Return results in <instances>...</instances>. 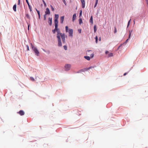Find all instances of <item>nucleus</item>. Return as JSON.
<instances>
[{
  "label": "nucleus",
  "mask_w": 148,
  "mask_h": 148,
  "mask_svg": "<svg viewBox=\"0 0 148 148\" xmlns=\"http://www.w3.org/2000/svg\"><path fill=\"white\" fill-rule=\"evenodd\" d=\"M43 2L44 5L45 6L46 5V3L44 1V0H42Z\"/></svg>",
  "instance_id": "32"
},
{
  "label": "nucleus",
  "mask_w": 148,
  "mask_h": 148,
  "mask_svg": "<svg viewBox=\"0 0 148 148\" xmlns=\"http://www.w3.org/2000/svg\"><path fill=\"white\" fill-rule=\"evenodd\" d=\"M20 3V0H18V5H19Z\"/></svg>",
  "instance_id": "44"
},
{
  "label": "nucleus",
  "mask_w": 148,
  "mask_h": 148,
  "mask_svg": "<svg viewBox=\"0 0 148 148\" xmlns=\"http://www.w3.org/2000/svg\"><path fill=\"white\" fill-rule=\"evenodd\" d=\"M127 74V73H124L123 75L124 76H125V75H126Z\"/></svg>",
  "instance_id": "45"
},
{
  "label": "nucleus",
  "mask_w": 148,
  "mask_h": 148,
  "mask_svg": "<svg viewBox=\"0 0 148 148\" xmlns=\"http://www.w3.org/2000/svg\"><path fill=\"white\" fill-rule=\"evenodd\" d=\"M95 39L96 40V43H97L98 41V38L97 36L95 38Z\"/></svg>",
  "instance_id": "27"
},
{
  "label": "nucleus",
  "mask_w": 148,
  "mask_h": 148,
  "mask_svg": "<svg viewBox=\"0 0 148 148\" xmlns=\"http://www.w3.org/2000/svg\"><path fill=\"white\" fill-rule=\"evenodd\" d=\"M113 56V54L112 53H110L108 55V57H110Z\"/></svg>",
  "instance_id": "19"
},
{
  "label": "nucleus",
  "mask_w": 148,
  "mask_h": 148,
  "mask_svg": "<svg viewBox=\"0 0 148 148\" xmlns=\"http://www.w3.org/2000/svg\"><path fill=\"white\" fill-rule=\"evenodd\" d=\"M69 34V36L72 37L73 36V30L72 29H70L68 31Z\"/></svg>",
  "instance_id": "3"
},
{
  "label": "nucleus",
  "mask_w": 148,
  "mask_h": 148,
  "mask_svg": "<svg viewBox=\"0 0 148 148\" xmlns=\"http://www.w3.org/2000/svg\"><path fill=\"white\" fill-rule=\"evenodd\" d=\"M36 10L38 13V17L40 19V12L37 9H36Z\"/></svg>",
  "instance_id": "16"
},
{
  "label": "nucleus",
  "mask_w": 148,
  "mask_h": 148,
  "mask_svg": "<svg viewBox=\"0 0 148 148\" xmlns=\"http://www.w3.org/2000/svg\"><path fill=\"white\" fill-rule=\"evenodd\" d=\"M20 115L22 116L24 114V112L22 110H20L19 112H17Z\"/></svg>",
  "instance_id": "8"
},
{
  "label": "nucleus",
  "mask_w": 148,
  "mask_h": 148,
  "mask_svg": "<svg viewBox=\"0 0 148 148\" xmlns=\"http://www.w3.org/2000/svg\"><path fill=\"white\" fill-rule=\"evenodd\" d=\"M48 22L49 23V24L51 26L52 25V18H48Z\"/></svg>",
  "instance_id": "6"
},
{
  "label": "nucleus",
  "mask_w": 148,
  "mask_h": 148,
  "mask_svg": "<svg viewBox=\"0 0 148 148\" xmlns=\"http://www.w3.org/2000/svg\"><path fill=\"white\" fill-rule=\"evenodd\" d=\"M129 33H130V34H129V38H130V36H131V32H130V31H129Z\"/></svg>",
  "instance_id": "37"
},
{
  "label": "nucleus",
  "mask_w": 148,
  "mask_h": 148,
  "mask_svg": "<svg viewBox=\"0 0 148 148\" xmlns=\"http://www.w3.org/2000/svg\"><path fill=\"white\" fill-rule=\"evenodd\" d=\"M29 25H28V30H29Z\"/></svg>",
  "instance_id": "43"
},
{
  "label": "nucleus",
  "mask_w": 148,
  "mask_h": 148,
  "mask_svg": "<svg viewBox=\"0 0 148 148\" xmlns=\"http://www.w3.org/2000/svg\"><path fill=\"white\" fill-rule=\"evenodd\" d=\"M108 53H109V52H108V51H106V54H108Z\"/></svg>",
  "instance_id": "40"
},
{
  "label": "nucleus",
  "mask_w": 148,
  "mask_h": 148,
  "mask_svg": "<svg viewBox=\"0 0 148 148\" xmlns=\"http://www.w3.org/2000/svg\"><path fill=\"white\" fill-rule=\"evenodd\" d=\"M28 5V7H29V9H30V11L31 12L32 11V8L31 7V6L29 5H29Z\"/></svg>",
  "instance_id": "23"
},
{
  "label": "nucleus",
  "mask_w": 148,
  "mask_h": 148,
  "mask_svg": "<svg viewBox=\"0 0 148 148\" xmlns=\"http://www.w3.org/2000/svg\"><path fill=\"white\" fill-rule=\"evenodd\" d=\"M63 47L64 48V49H65V50H66L67 49V47L66 45H64V46H63Z\"/></svg>",
  "instance_id": "28"
},
{
  "label": "nucleus",
  "mask_w": 148,
  "mask_h": 148,
  "mask_svg": "<svg viewBox=\"0 0 148 148\" xmlns=\"http://www.w3.org/2000/svg\"><path fill=\"white\" fill-rule=\"evenodd\" d=\"M94 56V54L93 53H92L90 55V57L91 58H92Z\"/></svg>",
  "instance_id": "33"
},
{
  "label": "nucleus",
  "mask_w": 148,
  "mask_h": 148,
  "mask_svg": "<svg viewBox=\"0 0 148 148\" xmlns=\"http://www.w3.org/2000/svg\"><path fill=\"white\" fill-rule=\"evenodd\" d=\"M128 40V39H127V40H126V42L127 41V40Z\"/></svg>",
  "instance_id": "46"
},
{
  "label": "nucleus",
  "mask_w": 148,
  "mask_h": 148,
  "mask_svg": "<svg viewBox=\"0 0 148 148\" xmlns=\"http://www.w3.org/2000/svg\"><path fill=\"white\" fill-rule=\"evenodd\" d=\"M30 79L32 81H34L35 80L32 77H30Z\"/></svg>",
  "instance_id": "25"
},
{
  "label": "nucleus",
  "mask_w": 148,
  "mask_h": 148,
  "mask_svg": "<svg viewBox=\"0 0 148 148\" xmlns=\"http://www.w3.org/2000/svg\"><path fill=\"white\" fill-rule=\"evenodd\" d=\"M59 17V16L58 14H55V15L54 20H58Z\"/></svg>",
  "instance_id": "11"
},
{
  "label": "nucleus",
  "mask_w": 148,
  "mask_h": 148,
  "mask_svg": "<svg viewBox=\"0 0 148 148\" xmlns=\"http://www.w3.org/2000/svg\"><path fill=\"white\" fill-rule=\"evenodd\" d=\"M71 65L70 64H66L65 66V69L66 70H69L70 69Z\"/></svg>",
  "instance_id": "4"
},
{
  "label": "nucleus",
  "mask_w": 148,
  "mask_h": 148,
  "mask_svg": "<svg viewBox=\"0 0 148 148\" xmlns=\"http://www.w3.org/2000/svg\"><path fill=\"white\" fill-rule=\"evenodd\" d=\"M79 24H81L82 23V21L81 18L79 19Z\"/></svg>",
  "instance_id": "20"
},
{
  "label": "nucleus",
  "mask_w": 148,
  "mask_h": 148,
  "mask_svg": "<svg viewBox=\"0 0 148 148\" xmlns=\"http://www.w3.org/2000/svg\"><path fill=\"white\" fill-rule=\"evenodd\" d=\"M45 14L47 15L49 14H50V11L48 8L46 9V11L45 12Z\"/></svg>",
  "instance_id": "7"
},
{
  "label": "nucleus",
  "mask_w": 148,
  "mask_h": 148,
  "mask_svg": "<svg viewBox=\"0 0 148 148\" xmlns=\"http://www.w3.org/2000/svg\"><path fill=\"white\" fill-rule=\"evenodd\" d=\"M130 21H131V19H130L129 21L128 22V25L127 26H128L129 24H130Z\"/></svg>",
  "instance_id": "39"
},
{
  "label": "nucleus",
  "mask_w": 148,
  "mask_h": 148,
  "mask_svg": "<svg viewBox=\"0 0 148 148\" xmlns=\"http://www.w3.org/2000/svg\"><path fill=\"white\" fill-rule=\"evenodd\" d=\"M134 21V23H135V21Z\"/></svg>",
  "instance_id": "48"
},
{
  "label": "nucleus",
  "mask_w": 148,
  "mask_h": 148,
  "mask_svg": "<svg viewBox=\"0 0 148 148\" xmlns=\"http://www.w3.org/2000/svg\"><path fill=\"white\" fill-rule=\"evenodd\" d=\"M98 1H96L95 3V5H94V8H95L97 6V3H98Z\"/></svg>",
  "instance_id": "26"
},
{
  "label": "nucleus",
  "mask_w": 148,
  "mask_h": 148,
  "mask_svg": "<svg viewBox=\"0 0 148 148\" xmlns=\"http://www.w3.org/2000/svg\"><path fill=\"white\" fill-rule=\"evenodd\" d=\"M65 30L66 31V32H68V27L67 26H66L65 27Z\"/></svg>",
  "instance_id": "22"
},
{
  "label": "nucleus",
  "mask_w": 148,
  "mask_h": 148,
  "mask_svg": "<svg viewBox=\"0 0 148 148\" xmlns=\"http://www.w3.org/2000/svg\"><path fill=\"white\" fill-rule=\"evenodd\" d=\"M16 4H15L13 6V8L14 11L15 12H16Z\"/></svg>",
  "instance_id": "13"
},
{
  "label": "nucleus",
  "mask_w": 148,
  "mask_h": 148,
  "mask_svg": "<svg viewBox=\"0 0 148 148\" xmlns=\"http://www.w3.org/2000/svg\"><path fill=\"white\" fill-rule=\"evenodd\" d=\"M145 1L147 4L148 6V0H145Z\"/></svg>",
  "instance_id": "42"
},
{
  "label": "nucleus",
  "mask_w": 148,
  "mask_h": 148,
  "mask_svg": "<svg viewBox=\"0 0 148 148\" xmlns=\"http://www.w3.org/2000/svg\"><path fill=\"white\" fill-rule=\"evenodd\" d=\"M26 16L27 18H28L29 19H30L29 15L28 14H26Z\"/></svg>",
  "instance_id": "18"
},
{
  "label": "nucleus",
  "mask_w": 148,
  "mask_h": 148,
  "mask_svg": "<svg viewBox=\"0 0 148 148\" xmlns=\"http://www.w3.org/2000/svg\"><path fill=\"white\" fill-rule=\"evenodd\" d=\"M82 4V7L83 8H84L85 7V0H80Z\"/></svg>",
  "instance_id": "5"
},
{
  "label": "nucleus",
  "mask_w": 148,
  "mask_h": 148,
  "mask_svg": "<svg viewBox=\"0 0 148 148\" xmlns=\"http://www.w3.org/2000/svg\"><path fill=\"white\" fill-rule=\"evenodd\" d=\"M58 25H55V29L57 32L56 37L58 39V45L59 46H62L61 37L63 43L65 42V35L64 34H62L60 33V30L58 28Z\"/></svg>",
  "instance_id": "1"
},
{
  "label": "nucleus",
  "mask_w": 148,
  "mask_h": 148,
  "mask_svg": "<svg viewBox=\"0 0 148 148\" xmlns=\"http://www.w3.org/2000/svg\"><path fill=\"white\" fill-rule=\"evenodd\" d=\"M84 58L86 59V60H90V57L88 56H84Z\"/></svg>",
  "instance_id": "15"
},
{
  "label": "nucleus",
  "mask_w": 148,
  "mask_h": 148,
  "mask_svg": "<svg viewBox=\"0 0 148 148\" xmlns=\"http://www.w3.org/2000/svg\"><path fill=\"white\" fill-rule=\"evenodd\" d=\"M92 68H94V67H92V66L90 67L87 69V70H89V69H90Z\"/></svg>",
  "instance_id": "36"
},
{
  "label": "nucleus",
  "mask_w": 148,
  "mask_h": 148,
  "mask_svg": "<svg viewBox=\"0 0 148 148\" xmlns=\"http://www.w3.org/2000/svg\"><path fill=\"white\" fill-rule=\"evenodd\" d=\"M116 32H117L116 29V27H114V33H115Z\"/></svg>",
  "instance_id": "30"
},
{
  "label": "nucleus",
  "mask_w": 148,
  "mask_h": 148,
  "mask_svg": "<svg viewBox=\"0 0 148 148\" xmlns=\"http://www.w3.org/2000/svg\"><path fill=\"white\" fill-rule=\"evenodd\" d=\"M31 45L33 51L36 54L37 56H38L39 54V52L38 51V49H37L32 44V43H31Z\"/></svg>",
  "instance_id": "2"
},
{
  "label": "nucleus",
  "mask_w": 148,
  "mask_h": 148,
  "mask_svg": "<svg viewBox=\"0 0 148 148\" xmlns=\"http://www.w3.org/2000/svg\"><path fill=\"white\" fill-rule=\"evenodd\" d=\"M26 2L27 3V4L28 5L29 4V2L28 1V0H26Z\"/></svg>",
  "instance_id": "35"
},
{
  "label": "nucleus",
  "mask_w": 148,
  "mask_h": 148,
  "mask_svg": "<svg viewBox=\"0 0 148 148\" xmlns=\"http://www.w3.org/2000/svg\"><path fill=\"white\" fill-rule=\"evenodd\" d=\"M50 7H51V10L52 11H54V9L53 7V6L51 5Z\"/></svg>",
  "instance_id": "24"
},
{
  "label": "nucleus",
  "mask_w": 148,
  "mask_h": 148,
  "mask_svg": "<svg viewBox=\"0 0 148 148\" xmlns=\"http://www.w3.org/2000/svg\"><path fill=\"white\" fill-rule=\"evenodd\" d=\"M82 10H80V14H79V16H81L82 15Z\"/></svg>",
  "instance_id": "34"
},
{
  "label": "nucleus",
  "mask_w": 148,
  "mask_h": 148,
  "mask_svg": "<svg viewBox=\"0 0 148 148\" xmlns=\"http://www.w3.org/2000/svg\"><path fill=\"white\" fill-rule=\"evenodd\" d=\"M94 32H96L97 31V27L96 25H95L94 26Z\"/></svg>",
  "instance_id": "17"
},
{
  "label": "nucleus",
  "mask_w": 148,
  "mask_h": 148,
  "mask_svg": "<svg viewBox=\"0 0 148 148\" xmlns=\"http://www.w3.org/2000/svg\"><path fill=\"white\" fill-rule=\"evenodd\" d=\"M90 22L92 24L93 23V18L92 16H91L90 17Z\"/></svg>",
  "instance_id": "14"
},
{
  "label": "nucleus",
  "mask_w": 148,
  "mask_h": 148,
  "mask_svg": "<svg viewBox=\"0 0 148 148\" xmlns=\"http://www.w3.org/2000/svg\"><path fill=\"white\" fill-rule=\"evenodd\" d=\"M96 1H98V0H96Z\"/></svg>",
  "instance_id": "47"
},
{
  "label": "nucleus",
  "mask_w": 148,
  "mask_h": 148,
  "mask_svg": "<svg viewBox=\"0 0 148 148\" xmlns=\"http://www.w3.org/2000/svg\"><path fill=\"white\" fill-rule=\"evenodd\" d=\"M64 16H61L60 18V21L61 23H63L64 19Z\"/></svg>",
  "instance_id": "9"
},
{
  "label": "nucleus",
  "mask_w": 148,
  "mask_h": 148,
  "mask_svg": "<svg viewBox=\"0 0 148 148\" xmlns=\"http://www.w3.org/2000/svg\"><path fill=\"white\" fill-rule=\"evenodd\" d=\"M26 46L27 50V51L29 50V46L28 45H27Z\"/></svg>",
  "instance_id": "31"
},
{
  "label": "nucleus",
  "mask_w": 148,
  "mask_h": 148,
  "mask_svg": "<svg viewBox=\"0 0 148 148\" xmlns=\"http://www.w3.org/2000/svg\"><path fill=\"white\" fill-rule=\"evenodd\" d=\"M76 14H74L73 16V18H72V21H74V20L76 19Z\"/></svg>",
  "instance_id": "10"
},
{
  "label": "nucleus",
  "mask_w": 148,
  "mask_h": 148,
  "mask_svg": "<svg viewBox=\"0 0 148 148\" xmlns=\"http://www.w3.org/2000/svg\"><path fill=\"white\" fill-rule=\"evenodd\" d=\"M47 18V14H45L44 15V20H46Z\"/></svg>",
  "instance_id": "21"
},
{
  "label": "nucleus",
  "mask_w": 148,
  "mask_h": 148,
  "mask_svg": "<svg viewBox=\"0 0 148 148\" xmlns=\"http://www.w3.org/2000/svg\"><path fill=\"white\" fill-rule=\"evenodd\" d=\"M54 24L55 25H58V21L57 20H54Z\"/></svg>",
  "instance_id": "12"
},
{
  "label": "nucleus",
  "mask_w": 148,
  "mask_h": 148,
  "mask_svg": "<svg viewBox=\"0 0 148 148\" xmlns=\"http://www.w3.org/2000/svg\"><path fill=\"white\" fill-rule=\"evenodd\" d=\"M63 0V2H64V3L65 4H66V1H65V0Z\"/></svg>",
  "instance_id": "41"
},
{
  "label": "nucleus",
  "mask_w": 148,
  "mask_h": 148,
  "mask_svg": "<svg viewBox=\"0 0 148 148\" xmlns=\"http://www.w3.org/2000/svg\"><path fill=\"white\" fill-rule=\"evenodd\" d=\"M79 32L80 33H81V29H78Z\"/></svg>",
  "instance_id": "38"
},
{
  "label": "nucleus",
  "mask_w": 148,
  "mask_h": 148,
  "mask_svg": "<svg viewBox=\"0 0 148 148\" xmlns=\"http://www.w3.org/2000/svg\"><path fill=\"white\" fill-rule=\"evenodd\" d=\"M56 32V30L55 29L52 30V32L53 34H55V32Z\"/></svg>",
  "instance_id": "29"
}]
</instances>
